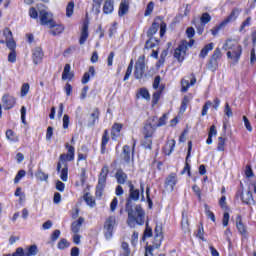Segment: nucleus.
<instances>
[{
    "instance_id": "1",
    "label": "nucleus",
    "mask_w": 256,
    "mask_h": 256,
    "mask_svg": "<svg viewBox=\"0 0 256 256\" xmlns=\"http://www.w3.org/2000/svg\"><path fill=\"white\" fill-rule=\"evenodd\" d=\"M129 187V198L126 202V211L128 213L127 223L129 227L133 228L135 225H143L145 223V212L141 205H137L135 209L131 207V201H139L141 197V192L139 189L135 188L131 181H128Z\"/></svg>"
},
{
    "instance_id": "2",
    "label": "nucleus",
    "mask_w": 256,
    "mask_h": 256,
    "mask_svg": "<svg viewBox=\"0 0 256 256\" xmlns=\"http://www.w3.org/2000/svg\"><path fill=\"white\" fill-rule=\"evenodd\" d=\"M222 49L227 52L228 59H231L233 63H239L241 59V55L243 53V47L235 40L228 39L224 43Z\"/></svg>"
},
{
    "instance_id": "3",
    "label": "nucleus",
    "mask_w": 256,
    "mask_h": 256,
    "mask_svg": "<svg viewBox=\"0 0 256 256\" xmlns=\"http://www.w3.org/2000/svg\"><path fill=\"white\" fill-rule=\"evenodd\" d=\"M107 175H109V167L104 166L101 169L98 184L96 186V197H103V189H105V185H107Z\"/></svg>"
},
{
    "instance_id": "4",
    "label": "nucleus",
    "mask_w": 256,
    "mask_h": 256,
    "mask_svg": "<svg viewBox=\"0 0 256 256\" xmlns=\"http://www.w3.org/2000/svg\"><path fill=\"white\" fill-rule=\"evenodd\" d=\"M65 148L67 149V154L60 155V161L57 164V171H61V163H67V161L75 160V147L71 146L69 143H66Z\"/></svg>"
},
{
    "instance_id": "5",
    "label": "nucleus",
    "mask_w": 256,
    "mask_h": 256,
    "mask_svg": "<svg viewBox=\"0 0 256 256\" xmlns=\"http://www.w3.org/2000/svg\"><path fill=\"white\" fill-rule=\"evenodd\" d=\"M117 225V218L115 216H110L106 219L104 223V235L106 239H111L113 237V229Z\"/></svg>"
},
{
    "instance_id": "6",
    "label": "nucleus",
    "mask_w": 256,
    "mask_h": 256,
    "mask_svg": "<svg viewBox=\"0 0 256 256\" xmlns=\"http://www.w3.org/2000/svg\"><path fill=\"white\" fill-rule=\"evenodd\" d=\"M155 129H157V117L153 116L148 119L146 124L144 125L143 135L144 137H153L155 133Z\"/></svg>"
},
{
    "instance_id": "7",
    "label": "nucleus",
    "mask_w": 256,
    "mask_h": 256,
    "mask_svg": "<svg viewBox=\"0 0 256 256\" xmlns=\"http://www.w3.org/2000/svg\"><path fill=\"white\" fill-rule=\"evenodd\" d=\"M143 75H145V56H140L135 63L134 77L143 79Z\"/></svg>"
},
{
    "instance_id": "8",
    "label": "nucleus",
    "mask_w": 256,
    "mask_h": 256,
    "mask_svg": "<svg viewBox=\"0 0 256 256\" xmlns=\"http://www.w3.org/2000/svg\"><path fill=\"white\" fill-rule=\"evenodd\" d=\"M177 181H179L177 178V173H170L166 177L165 182H164V187H165L166 191L173 192L175 189V185H177Z\"/></svg>"
},
{
    "instance_id": "9",
    "label": "nucleus",
    "mask_w": 256,
    "mask_h": 256,
    "mask_svg": "<svg viewBox=\"0 0 256 256\" xmlns=\"http://www.w3.org/2000/svg\"><path fill=\"white\" fill-rule=\"evenodd\" d=\"M54 21L55 20H53V14L45 10L40 11V24L46 25L47 27H49L50 25H53Z\"/></svg>"
},
{
    "instance_id": "10",
    "label": "nucleus",
    "mask_w": 256,
    "mask_h": 256,
    "mask_svg": "<svg viewBox=\"0 0 256 256\" xmlns=\"http://www.w3.org/2000/svg\"><path fill=\"white\" fill-rule=\"evenodd\" d=\"M186 53H187V44L182 43L178 46V48L175 49L174 57L179 61V63H181L185 59Z\"/></svg>"
},
{
    "instance_id": "11",
    "label": "nucleus",
    "mask_w": 256,
    "mask_h": 256,
    "mask_svg": "<svg viewBox=\"0 0 256 256\" xmlns=\"http://www.w3.org/2000/svg\"><path fill=\"white\" fill-rule=\"evenodd\" d=\"M240 197L242 203H245V205H255V199H253V194L251 193V186H249L245 193L240 192Z\"/></svg>"
},
{
    "instance_id": "12",
    "label": "nucleus",
    "mask_w": 256,
    "mask_h": 256,
    "mask_svg": "<svg viewBox=\"0 0 256 256\" xmlns=\"http://www.w3.org/2000/svg\"><path fill=\"white\" fill-rule=\"evenodd\" d=\"M2 103H3L4 109H6V110L13 109V107H15V103H16L15 97H13L9 94H5L2 97Z\"/></svg>"
},
{
    "instance_id": "13",
    "label": "nucleus",
    "mask_w": 256,
    "mask_h": 256,
    "mask_svg": "<svg viewBox=\"0 0 256 256\" xmlns=\"http://www.w3.org/2000/svg\"><path fill=\"white\" fill-rule=\"evenodd\" d=\"M239 15H241V9H239V8L233 9L232 12L230 13V15L223 22H221L220 27H225V25H227V23L236 21L237 17H239Z\"/></svg>"
},
{
    "instance_id": "14",
    "label": "nucleus",
    "mask_w": 256,
    "mask_h": 256,
    "mask_svg": "<svg viewBox=\"0 0 256 256\" xmlns=\"http://www.w3.org/2000/svg\"><path fill=\"white\" fill-rule=\"evenodd\" d=\"M89 38V22H84L80 34L79 44L85 45V41Z\"/></svg>"
},
{
    "instance_id": "15",
    "label": "nucleus",
    "mask_w": 256,
    "mask_h": 256,
    "mask_svg": "<svg viewBox=\"0 0 256 256\" xmlns=\"http://www.w3.org/2000/svg\"><path fill=\"white\" fill-rule=\"evenodd\" d=\"M48 27L50 29L49 33L54 36L61 35V33L65 31V26L61 24H57L55 20L53 21V25L50 24Z\"/></svg>"
},
{
    "instance_id": "16",
    "label": "nucleus",
    "mask_w": 256,
    "mask_h": 256,
    "mask_svg": "<svg viewBox=\"0 0 256 256\" xmlns=\"http://www.w3.org/2000/svg\"><path fill=\"white\" fill-rule=\"evenodd\" d=\"M154 232H155V238H154L155 247H161V243L163 241V228H161V226L159 225H156Z\"/></svg>"
},
{
    "instance_id": "17",
    "label": "nucleus",
    "mask_w": 256,
    "mask_h": 256,
    "mask_svg": "<svg viewBox=\"0 0 256 256\" xmlns=\"http://www.w3.org/2000/svg\"><path fill=\"white\" fill-rule=\"evenodd\" d=\"M32 57H33V62L35 63V65H39V63L41 61H43V57H44L43 50L39 47H36L33 50Z\"/></svg>"
},
{
    "instance_id": "18",
    "label": "nucleus",
    "mask_w": 256,
    "mask_h": 256,
    "mask_svg": "<svg viewBox=\"0 0 256 256\" xmlns=\"http://www.w3.org/2000/svg\"><path fill=\"white\" fill-rule=\"evenodd\" d=\"M129 12V1L122 0L119 6L118 15L119 17H124Z\"/></svg>"
},
{
    "instance_id": "19",
    "label": "nucleus",
    "mask_w": 256,
    "mask_h": 256,
    "mask_svg": "<svg viewBox=\"0 0 256 256\" xmlns=\"http://www.w3.org/2000/svg\"><path fill=\"white\" fill-rule=\"evenodd\" d=\"M191 149H193V142L189 141L188 142V154L186 156V165L182 171V175H183V173H185V171H187L188 175H191V166L189 165V163H187V161H189V157H191Z\"/></svg>"
},
{
    "instance_id": "20",
    "label": "nucleus",
    "mask_w": 256,
    "mask_h": 256,
    "mask_svg": "<svg viewBox=\"0 0 256 256\" xmlns=\"http://www.w3.org/2000/svg\"><path fill=\"white\" fill-rule=\"evenodd\" d=\"M115 178L119 185H125V183H127V179H128L127 175L123 172L122 169L117 170V172L115 174Z\"/></svg>"
},
{
    "instance_id": "21",
    "label": "nucleus",
    "mask_w": 256,
    "mask_h": 256,
    "mask_svg": "<svg viewBox=\"0 0 256 256\" xmlns=\"http://www.w3.org/2000/svg\"><path fill=\"white\" fill-rule=\"evenodd\" d=\"M215 47L214 43H209L207 45H205L202 50L200 51L199 54V59H205V57H207V55H209V51H213Z\"/></svg>"
},
{
    "instance_id": "22",
    "label": "nucleus",
    "mask_w": 256,
    "mask_h": 256,
    "mask_svg": "<svg viewBox=\"0 0 256 256\" xmlns=\"http://www.w3.org/2000/svg\"><path fill=\"white\" fill-rule=\"evenodd\" d=\"M121 129H123V125L119 123H115L113 125L112 131H111L113 141H115L117 137H119V133H121Z\"/></svg>"
},
{
    "instance_id": "23",
    "label": "nucleus",
    "mask_w": 256,
    "mask_h": 256,
    "mask_svg": "<svg viewBox=\"0 0 256 256\" xmlns=\"http://www.w3.org/2000/svg\"><path fill=\"white\" fill-rule=\"evenodd\" d=\"M181 227H182V231H184V233H189V231H190V229H189V217L187 216V214H185V212L182 213Z\"/></svg>"
},
{
    "instance_id": "24",
    "label": "nucleus",
    "mask_w": 256,
    "mask_h": 256,
    "mask_svg": "<svg viewBox=\"0 0 256 256\" xmlns=\"http://www.w3.org/2000/svg\"><path fill=\"white\" fill-rule=\"evenodd\" d=\"M61 165H63L62 170L57 171V172L60 173V179H62V181L65 182L69 179V177H68L69 168L67 167V162L61 163Z\"/></svg>"
},
{
    "instance_id": "25",
    "label": "nucleus",
    "mask_w": 256,
    "mask_h": 256,
    "mask_svg": "<svg viewBox=\"0 0 256 256\" xmlns=\"http://www.w3.org/2000/svg\"><path fill=\"white\" fill-rule=\"evenodd\" d=\"M107 143H109V130H105L102 136V143H101V153L105 154V149L107 147Z\"/></svg>"
},
{
    "instance_id": "26",
    "label": "nucleus",
    "mask_w": 256,
    "mask_h": 256,
    "mask_svg": "<svg viewBox=\"0 0 256 256\" xmlns=\"http://www.w3.org/2000/svg\"><path fill=\"white\" fill-rule=\"evenodd\" d=\"M62 79H69L71 81L73 79V73H71V65L66 64L64 67V71L62 73Z\"/></svg>"
},
{
    "instance_id": "27",
    "label": "nucleus",
    "mask_w": 256,
    "mask_h": 256,
    "mask_svg": "<svg viewBox=\"0 0 256 256\" xmlns=\"http://www.w3.org/2000/svg\"><path fill=\"white\" fill-rule=\"evenodd\" d=\"M84 221L85 220L83 218H79L77 221H74L71 226L72 232L79 233V231L81 229V225H83Z\"/></svg>"
},
{
    "instance_id": "28",
    "label": "nucleus",
    "mask_w": 256,
    "mask_h": 256,
    "mask_svg": "<svg viewBox=\"0 0 256 256\" xmlns=\"http://www.w3.org/2000/svg\"><path fill=\"white\" fill-rule=\"evenodd\" d=\"M173 149H175V140H170L164 147L165 155H171V153H173Z\"/></svg>"
},
{
    "instance_id": "29",
    "label": "nucleus",
    "mask_w": 256,
    "mask_h": 256,
    "mask_svg": "<svg viewBox=\"0 0 256 256\" xmlns=\"http://www.w3.org/2000/svg\"><path fill=\"white\" fill-rule=\"evenodd\" d=\"M113 0H106L103 7V12L106 15L113 13Z\"/></svg>"
},
{
    "instance_id": "30",
    "label": "nucleus",
    "mask_w": 256,
    "mask_h": 256,
    "mask_svg": "<svg viewBox=\"0 0 256 256\" xmlns=\"http://www.w3.org/2000/svg\"><path fill=\"white\" fill-rule=\"evenodd\" d=\"M123 159L126 163H129L131 161V148L128 145H125L123 147Z\"/></svg>"
},
{
    "instance_id": "31",
    "label": "nucleus",
    "mask_w": 256,
    "mask_h": 256,
    "mask_svg": "<svg viewBox=\"0 0 256 256\" xmlns=\"http://www.w3.org/2000/svg\"><path fill=\"white\" fill-rule=\"evenodd\" d=\"M191 102V96H185L182 100V104L180 106V113H185L187 111V105Z\"/></svg>"
},
{
    "instance_id": "32",
    "label": "nucleus",
    "mask_w": 256,
    "mask_h": 256,
    "mask_svg": "<svg viewBox=\"0 0 256 256\" xmlns=\"http://www.w3.org/2000/svg\"><path fill=\"white\" fill-rule=\"evenodd\" d=\"M157 31H159V23L154 22L147 32L148 37H153Z\"/></svg>"
},
{
    "instance_id": "33",
    "label": "nucleus",
    "mask_w": 256,
    "mask_h": 256,
    "mask_svg": "<svg viewBox=\"0 0 256 256\" xmlns=\"http://www.w3.org/2000/svg\"><path fill=\"white\" fill-rule=\"evenodd\" d=\"M6 138L8 139V141H11L12 143L19 141V137L15 135V132H13V130L6 131Z\"/></svg>"
},
{
    "instance_id": "34",
    "label": "nucleus",
    "mask_w": 256,
    "mask_h": 256,
    "mask_svg": "<svg viewBox=\"0 0 256 256\" xmlns=\"http://www.w3.org/2000/svg\"><path fill=\"white\" fill-rule=\"evenodd\" d=\"M226 141H227V138L225 136L218 137V145H217L218 151H225V142Z\"/></svg>"
},
{
    "instance_id": "35",
    "label": "nucleus",
    "mask_w": 256,
    "mask_h": 256,
    "mask_svg": "<svg viewBox=\"0 0 256 256\" xmlns=\"http://www.w3.org/2000/svg\"><path fill=\"white\" fill-rule=\"evenodd\" d=\"M121 249H122V252H121L122 256L131 255V249H129V244L127 242H122Z\"/></svg>"
},
{
    "instance_id": "36",
    "label": "nucleus",
    "mask_w": 256,
    "mask_h": 256,
    "mask_svg": "<svg viewBox=\"0 0 256 256\" xmlns=\"http://www.w3.org/2000/svg\"><path fill=\"white\" fill-rule=\"evenodd\" d=\"M25 251H26V255H28V256H35V255H37V253H39V249L37 248L36 245H32V246L26 248Z\"/></svg>"
},
{
    "instance_id": "37",
    "label": "nucleus",
    "mask_w": 256,
    "mask_h": 256,
    "mask_svg": "<svg viewBox=\"0 0 256 256\" xmlns=\"http://www.w3.org/2000/svg\"><path fill=\"white\" fill-rule=\"evenodd\" d=\"M98 120H99V112L95 110L90 114L89 125H95V123H97Z\"/></svg>"
},
{
    "instance_id": "38",
    "label": "nucleus",
    "mask_w": 256,
    "mask_h": 256,
    "mask_svg": "<svg viewBox=\"0 0 256 256\" xmlns=\"http://www.w3.org/2000/svg\"><path fill=\"white\" fill-rule=\"evenodd\" d=\"M74 9H75V3L73 1L69 2L66 7V17H72Z\"/></svg>"
},
{
    "instance_id": "39",
    "label": "nucleus",
    "mask_w": 256,
    "mask_h": 256,
    "mask_svg": "<svg viewBox=\"0 0 256 256\" xmlns=\"http://www.w3.org/2000/svg\"><path fill=\"white\" fill-rule=\"evenodd\" d=\"M217 67H219V62L213 58H210L208 62V69H210V71H217Z\"/></svg>"
},
{
    "instance_id": "40",
    "label": "nucleus",
    "mask_w": 256,
    "mask_h": 256,
    "mask_svg": "<svg viewBox=\"0 0 256 256\" xmlns=\"http://www.w3.org/2000/svg\"><path fill=\"white\" fill-rule=\"evenodd\" d=\"M84 200L86 201L87 205H89V207H95V200L93 199V196H91V194L86 193L84 195Z\"/></svg>"
},
{
    "instance_id": "41",
    "label": "nucleus",
    "mask_w": 256,
    "mask_h": 256,
    "mask_svg": "<svg viewBox=\"0 0 256 256\" xmlns=\"http://www.w3.org/2000/svg\"><path fill=\"white\" fill-rule=\"evenodd\" d=\"M131 73H133V60L130 61L127 67L126 74L124 76L123 81H127L131 77Z\"/></svg>"
},
{
    "instance_id": "42",
    "label": "nucleus",
    "mask_w": 256,
    "mask_h": 256,
    "mask_svg": "<svg viewBox=\"0 0 256 256\" xmlns=\"http://www.w3.org/2000/svg\"><path fill=\"white\" fill-rule=\"evenodd\" d=\"M149 237H153V229H151L149 227V223H146V229L144 231V234H143V241H145V239L149 238Z\"/></svg>"
},
{
    "instance_id": "43",
    "label": "nucleus",
    "mask_w": 256,
    "mask_h": 256,
    "mask_svg": "<svg viewBox=\"0 0 256 256\" xmlns=\"http://www.w3.org/2000/svg\"><path fill=\"white\" fill-rule=\"evenodd\" d=\"M153 9H155V3L149 2L148 5H147V7H146L144 16H145V17L151 16V13H153Z\"/></svg>"
},
{
    "instance_id": "44",
    "label": "nucleus",
    "mask_w": 256,
    "mask_h": 256,
    "mask_svg": "<svg viewBox=\"0 0 256 256\" xmlns=\"http://www.w3.org/2000/svg\"><path fill=\"white\" fill-rule=\"evenodd\" d=\"M221 57H223V54L221 53V49L216 48L213 52V55L211 56V59H214V61L219 62V59H221Z\"/></svg>"
},
{
    "instance_id": "45",
    "label": "nucleus",
    "mask_w": 256,
    "mask_h": 256,
    "mask_svg": "<svg viewBox=\"0 0 256 256\" xmlns=\"http://www.w3.org/2000/svg\"><path fill=\"white\" fill-rule=\"evenodd\" d=\"M36 177H37V179H39V181H47L49 179V175L44 173L41 170L37 171Z\"/></svg>"
},
{
    "instance_id": "46",
    "label": "nucleus",
    "mask_w": 256,
    "mask_h": 256,
    "mask_svg": "<svg viewBox=\"0 0 256 256\" xmlns=\"http://www.w3.org/2000/svg\"><path fill=\"white\" fill-rule=\"evenodd\" d=\"M6 46L8 47V49H10V51H15V49H17V43L15 42V40H13V38H11L10 40H6Z\"/></svg>"
},
{
    "instance_id": "47",
    "label": "nucleus",
    "mask_w": 256,
    "mask_h": 256,
    "mask_svg": "<svg viewBox=\"0 0 256 256\" xmlns=\"http://www.w3.org/2000/svg\"><path fill=\"white\" fill-rule=\"evenodd\" d=\"M143 145L145 149H151L153 147L152 137H144Z\"/></svg>"
},
{
    "instance_id": "48",
    "label": "nucleus",
    "mask_w": 256,
    "mask_h": 256,
    "mask_svg": "<svg viewBox=\"0 0 256 256\" xmlns=\"http://www.w3.org/2000/svg\"><path fill=\"white\" fill-rule=\"evenodd\" d=\"M167 123V114H164L162 117L157 118L156 127H163Z\"/></svg>"
},
{
    "instance_id": "49",
    "label": "nucleus",
    "mask_w": 256,
    "mask_h": 256,
    "mask_svg": "<svg viewBox=\"0 0 256 256\" xmlns=\"http://www.w3.org/2000/svg\"><path fill=\"white\" fill-rule=\"evenodd\" d=\"M204 207H205V213H206L207 217L209 219H211V221L215 222V214H213V212H211L209 205L205 204Z\"/></svg>"
},
{
    "instance_id": "50",
    "label": "nucleus",
    "mask_w": 256,
    "mask_h": 256,
    "mask_svg": "<svg viewBox=\"0 0 256 256\" xmlns=\"http://www.w3.org/2000/svg\"><path fill=\"white\" fill-rule=\"evenodd\" d=\"M70 243L69 241H67V239H61L58 242V249L63 250V249H67V247H69Z\"/></svg>"
},
{
    "instance_id": "51",
    "label": "nucleus",
    "mask_w": 256,
    "mask_h": 256,
    "mask_svg": "<svg viewBox=\"0 0 256 256\" xmlns=\"http://www.w3.org/2000/svg\"><path fill=\"white\" fill-rule=\"evenodd\" d=\"M8 61L9 63H15L17 61V52L15 50H10Z\"/></svg>"
},
{
    "instance_id": "52",
    "label": "nucleus",
    "mask_w": 256,
    "mask_h": 256,
    "mask_svg": "<svg viewBox=\"0 0 256 256\" xmlns=\"http://www.w3.org/2000/svg\"><path fill=\"white\" fill-rule=\"evenodd\" d=\"M25 175H26L25 170H20V171H18L16 177L14 178V183H15V185H17V183H19V181H20L23 177H25Z\"/></svg>"
},
{
    "instance_id": "53",
    "label": "nucleus",
    "mask_w": 256,
    "mask_h": 256,
    "mask_svg": "<svg viewBox=\"0 0 256 256\" xmlns=\"http://www.w3.org/2000/svg\"><path fill=\"white\" fill-rule=\"evenodd\" d=\"M181 85H182L181 92H182V93L187 92L188 89H189V87H190V85H189V80H187V79H182Z\"/></svg>"
},
{
    "instance_id": "54",
    "label": "nucleus",
    "mask_w": 256,
    "mask_h": 256,
    "mask_svg": "<svg viewBox=\"0 0 256 256\" xmlns=\"http://www.w3.org/2000/svg\"><path fill=\"white\" fill-rule=\"evenodd\" d=\"M201 23L207 24L211 21V15L209 13H203L200 18Z\"/></svg>"
},
{
    "instance_id": "55",
    "label": "nucleus",
    "mask_w": 256,
    "mask_h": 256,
    "mask_svg": "<svg viewBox=\"0 0 256 256\" xmlns=\"http://www.w3.org/2000/svg\"><path fill=\"white\" fill-rule=\"evenodd\" d=\"M29 16L31 19H39V12L34 7H31L29 10Z\"/></svg>"
},
{
    "instance_id": "56",
    "label": "nucleus",
    "mask_w": 256,
    "mask_h": 256,
    "mask_svg": "<svg viewBox=\"0 0 256 256\" xmlns=\"http://www.w3.org/2000/svg\"><path fill=\"white\" fill-rule=\"evenodd\" d=\"M3 35L6 39V41L13 39V32H11V29L9 28H5L3 31Z\"/></svg>"
},
{
    "instance_id": "57",
    "label": "nucleus",
    "mask_w": 256,
    "mask_h": 256,
    "mask_svg": "<svg viewBox=\"0 0 256 256\" xmlns=\"http://www.w3.org/2000/svg\"><path fill=\"white\" fill-rule=\"evenodd\" d=\"M119 204V200L117 197H114L112 202L110 203V211L112 213H115V209H117V205Z\"/></svg>"
},
{
    "instance_id": "58",
    "label": "nucleus",
    "mask_w": 256,
    "mask_h": 256,
    "mask_svg": "<svg viewBox=\"0 0 256 256\" xmlns=\"http://www.w3.org/2000/svg\"><path fill=\"white\" fill-rule=\"evenodd\" d=\"M244 125L250 133L253 131V126H251V122H249V119H247V116H243Z\"/></svg>"
},
{
    "instance_id": "59",
    "label": "nucleus",
    "mask_w": 256,
    "mask_h": 256,
    "mask_svg": "<svg viewBox=\"0 0 256 256\" xmlns=\"http://www.w3.org/2000/svg\"><path fill=\"white\" fill-rule=\"evenodd\" d=\"M27 93H29V83H25L21 88V97H26Z\"/></svg>"
},
{
    "instance_id": "60",
    "label": "nucleus",
    "mask_w": 256,
    "mask_h": 256,
    "mask_svg": "<svg viewBox=\"0 0 256 256\" xmlns=\"http://www.w3.org/2000/svg\"><path fill=\"white\" fill-rule=\"evenodd\" d=\"M224 113L228 117H233V110L231 109V106H229V103L225 104Z\"/></svg>"
},
{
    "instance_id": "61",
    "label": "nucleus",
    "mask_w": 256,
    "mask_h": 256,
    "mask_svg": "<svg viewBox=\"0 0 256 256\" xmlns=\"http://www.w3.org/2000/svg\"><path fill=\"white\" fill-rule=\"evenodd\" d=\"M167 55H169V50H167V49L163 50L160 55V59H159V63H161V65H163V63H165V59H166Z\"/></svg>"
},
{
    "instance_id": "62",
    "label": "nucleus",
    "mask_w": 256,
    "mask_h": 256,
    "mask_svg": "<svg viewBox=\"0 0 256 256\" xmlns=\"http://www.w3.org/2000/svg\"><path fill=\"white\" fill-rule=\"evenodd\" d=\"M140 95H141L142 99H146V100L151 99V96L149 95V91L147 89H141Z\"/></svg>"
},
{
    "instance_id": "63",
    "label": "nucleus",
    "mask_w": 256,
    "mask_h": 256,
    "mask_svg": "<svg viewBox=\"0 0 256 256\" xmlns=\"http://www.w3.org/2000/svg\"><path fill=\"white\" fill-rule=\"evenodd\" d=\"M13 256H29L23 248H17Z\"/></svg>"
},
{
    "instance_id": "64",
    "label": "nucleus",
    "mask_w": 256,
    "mask_h": 256,
    "mask_svg": "<svg viewBox=\"0 0 256 256\" xmlns=\"http://www.w3.org/2000/svg\"><path fill=\"white\" fill-rule=\"evenodd\" d=\"M63 129H69V115L63 116Z\"/></svg>"
}]
</instances>
